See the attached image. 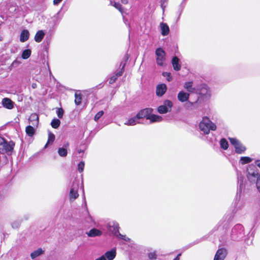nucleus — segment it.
I'll return each mask as SVG.
<instances>
[{"label":"nucleus","instance_id":"7ed1b4c3","mask_svg":"<svg viewBox=\"0 0 260 260\" xmlns=\"http://www.w3.org/2000/svg\"><path fill=\"white\" fill-rule=\"evenodd\" d=\"M247 177L250 182L256 183L260 179V174L255 165H249L247 168Z\"/></svg>","mask_w":260,"mask_h":260},{"label":"nucleus","instance_id":"f704fd0d","mask_svg":"<svg viewBox=\"0 0 260 260\" xmlns=\"http://www.w3.org/2000/svg\"><path fill=\"white\" fill-rule=\"evenodd\" d=\"M162 75L164 77H166L167 80L168 81H171L172 80V77L171 76V74L169 72H163Z\"/></svg>","mask_w":260,"mask_h":260},{"label":"nucleus","instance_id":"4be33fe9","mask_svg":"<svg viewBox=\"0 0 260 260\" xmlns=\"http://www.w3.org/2000/svg\"><path fill=\"white\" fill-rule=\"evenodd\" d=\"M161 34L162 36H165L168 35L170 32L169 26L167 23H161L160 24Z\"/></svg>","mask_w":260,"mask_h":260},{"label":"nucleus","instance_id":"4468645a","mask_svg":"<svg viewBox=\"0 0 260 260\" xmlns=\"http://www.w3.org/2000/svg\"><path fill=\"white\" fill-rule=\"evenodd\" d=\"M173 69L175 71H179L181 69V64L179 63V59L177 56H174L171 61Z\"/></svg>","mask_w":260,"mask_h":260},{"label":"nucleus","instance_id":"6e6552de","mask_svg":"<svg viewBox=\"0 0 260 260\" xmlns=\"http://www.w3.org/2000/svg\"><path fill=\"white\" fill-rule=\"evenodd\" d=\"M153 111V109L151 108H146L141 109L137 114V118H139V119L143 118L147 119V117H149V115L152 113Z\"/></svg>","mask_w":260,"mask_h":260},{"label":"nucleus","instance_id":"0eeeda50","mask_svg":"<svg viewBox=\"0 0 260 260\" xmlns=\"http://www.w3.org/2000/svg\"><path fill=\"white\" fill-rule=\"evenodd\" d=\"M173 106L172 102L169 100H165L163 105L157 108V111L160 114H165L171 111Z\"/></svg>","mask_w":260,"mask_h":260},{"label":"nucleus","instance_id":"72a5a7b5","mask_svg":"<svg viewBox=\"0 0 260 260\" xmlns=\"http://www.w3.org/2000/svg\"><path fill=\"white\" fill-rule=\"evenodd\" d=\"M251 160V158L248 156H243L241 157V164L243 165L248 164L250 162Z\"/></svg>","mask_w":260,"mask_h":260},{"label":"nucleus","instance_id":"ea45409f","mask_svg":"<svg viewBox=\"0 0 260 260\" xmlns=\"http://www.w3.org/2000/svg\"><path fill=\"white\" fill-rule=\"evenodd\" d=\"M148 257L150 259H156V255L155 252H151L148 254Z\"/></svg>","mask_w":260,"mask_h":260},{"label":"nucleus","instance_id":"de8ad7c7","mask_svg":"<svg viewBox=\"0 0 260 260\" xmlns=\"http://www.w3.org/2000/svg\"><path fill=\"white\" fill-rule=\"evenodd\" d=\"M95 260H105V257L104 256H101V257L96 258Z\"/></svg>","mask_w":260,"mask_h":260},{"label":"nucleus","instance_id":"ddd939ff","mask_svg":"<svg viewBox=\"0 0 260 260\" xmlns=\"http://www.w3.org/2000/svg\"><path fill=\"white\" fill-rule=\"evenodd\" d=\"M116 255V248H114L110 251H107L104 256L105 257V260H113Z\"/></svg>","mask_w":260,"mask_h":260},{"label":"nucleus","instance_id":"473e14b6","mask_svg":"<svg viewBox=\"0 0 260 260\" xmlns=\"http://www.w3.org/2000/svg\"><path fill=\"white\" fill-rule=\"evenodd\" d=\"M60 124V121L58 119H53L51 122V126L54 128H58Z\"/></svg>","mask_w":260,"mask_h":260},{"label":"nucleus","instance_id":"5701e85b","mask_svg":"<svg viewBox=\"0 0 260 260\" xmlns=\"http://www.w3.org/2000/svg\"><path fill=\"white\" fill-rule=\"evenodd\" d=\"M139 118H137V115L132 118H131L128 119L127 121L125 122V124L127 125H135L136 123H139V122L137 121L139 120Z\"/></svg>","mask_w":260,"mask_h":260},{"label":"nucleus","instance_id":"1a4fd4ad","mask_svg":"<svg viewBox=\"0 0 260 260\" xmlns=\"http://www.w3.org/2000/svg\"><path fill=\"white\" fill-rule=\"evenodd\" d=\"M227 254V250L225 248H219L216 251L214 260H223L225 258Z\"/></svg>","mask_w":260,"mask_h":260},{"label":"nucleus","instance_id":"f8f14e48","mask_svg":"<svg viewBox=\"0 0 260 260\" xmlns=\"http://www.w3.org/2000/svg\"><path fill=\"white\" fill-rule=\"evenodd\" d=\"M2 104L4 107L11 110L14 108V102L8 98H5L2 100Z\"/></svg>","mask_w":260,"mask_h":260},{"label":"nucleus","instance_id":"423d86ee","mask_svg":"<svg viewBox=\"0 0 260 260\" xmlns=\"http://www.w3.org/2000/svg\"><path fill=\"white\" fill-rule=\"evenodd\" d=\"M229 140L232 145H233L235 149V152L238 154H241L245 152L246 147L237 139L232 138H229Z\"/></svg>","mask_w":260,"mask_h":260},{"label":"nucleus","instance_id":"6ab92c4d","mask_svg":"<svg viewBox=\"0 0 260 260\" xmlns=\"http://www.w3.org/2000/svg\"><path fill=\"white\" fill-rule=\"evenodd\" d=\"M147 120H149L151 123H153L155 122H160L162 121V118L159 115L151 113L149 115V117H147Z\"/></svg>","mask_w":260,"mask_h":260},{"label":"nucleus","instance_id":"20e7f679","mask_svg":"<svg viewBox=\"0 0 260 260\" xmlns=\"http://www.w3.org/2000/svg\"><path fill=\"white\" fill-rule=\"evenodd\" d=\"M119 224L116 222H111L109 224L108 229L110 232L119 239L127 241L125 235H123L119 233Z\"/></svg>","mask_w":260,"mask_h":260},{"label":"nucleus","instance_id":"cd10ccee","mask_svg":"<svg viewBox=\"0 0 260 260\" xmlns=\"http://www.w3.org/2000/svg\"><path fill=\"white\" fill-rule=\"evenodd\" d=\"M110 4L111 5L113 6L114 7H115L116 9H117L121 13H123V10L122 7V6L119 3L115 2H112L110 1Z\"/></svg>","mask_w":260,"mask_h":260},{"label":"nucleus","instance_id":"c85d7f7f","mask_svg":"<svg viewBox=\"0 0 260 260\" xmlns=\"http://www.w3.org/2000/svg\"><path fill=\"white\" fill-rule=\"evenodd\" d=\"M25 132L28 136L32 137L34 135L35 131L33 126L28 125L26 126Z\"/></svg>","mask_w":260,"mask_h":260},{"label":"nucleus","instance_id":"dca6fc26","mask_svg":"<svg viewBox=\"0 0 260 260\" xmlns=\"http://www.w3.org/2000/svg\"><path fill=\"white\" fill-rule=\"evenodd\" d=\"M29 122L34 126H37L39 124V116L36 113H32L28 119Z\"/></svg>","mask_w":260,"mask_h":260},{"label":"nucleus","instance_id":"c756f323","mask_svg":"<svg viewBox=\"0 0 260 260\" xmlns=\"http://www.w3.org/2000/svg\"><path fill=\"white\" fill-rule=\"evenodd\" d=\"M220 147L224 150H226L229 147V143L225 138H222L220 141Z\"/></svg>","mask_w":260,"mask_h":260},{"label":"nucleus","instance_id":"4c0bfd02","mask_svg":"<svg viewBox=\"0 0 260 260\" xmlns=\"http://www.w3.org/2000/svg\"><path fill=\"white\" fill-rule=\"evenodd\" d=\"M78 171L80 173H81L83 171L84 168V162L83 161H81L78 164Z\"/></svg>","mask_w":260,"mask_h":260},{"label":"nucleus","instance_id":"b1692460","mask_svg":"<svg viewBox=\"0 0 260 260\" xmlns=\"http://www.w3.org/2000/svg\"><path fill=\"white\" fill-rule=\"evenodd\" d=\"M79 196V194L78 193V191L77 189H75L73 188H72L70 191L69 197L70 199L71 200H74L76 199Z\"/></svg>","mask_w":260,"mask_h":260},{"label":"nucleus","instance_id":"e433bc0d","mask_svg":"<svg viewBox=\"0 0 260 260\" xmlns=\"http://www.w3.org/2000/svg\"><path fill=\"white\" fill-rule=\"evenodd\" d=\"M104 114V112L103 111H100L98 112L94 118L95 121H98Z\"/></svg>","mask_w":260,"mask_h":260},{"label":"nucleus","instance_id":"c03bdc74","mask_svg":"<svg viewBox=\"0 0 260 260\" xmlns=\"http://www.w3.org/2000/svg\"><path fill=\"white\" fill-rule=\"evenodd\" d=\"M61 1H62V0H53V3H54V4H55V5H58V4H59Z\"/></svg>","mask_w":260,"mask_h":260},{"label":"nucleus","instance_id":"393cba45","mask_svg":"<svg viewBox=\"0 0 260 260\" xmlns=\"http://www.w3.org/2000/svg\"><path fill=\"white\" fill-rule=\"evenodd\" d=\"M193 82L192 81L185 82L184 87L189 92H193L195 89L192 88Z\"/></svg>","mask_w":260,"mask_h":260},{"label":"nucleus","instance_id":"a211bd4d","mask_svg":"<svg viewBox=\"0 0 260 260\" xmlns=\"http://www.w3.org/2000/svg\"><path fill=\"white\" fill-rule=\"evenodd\" d=\"M69 146V143H67L64 145V147L59 148L58 149V153L59 156L62 157H66L68 154V150L66 148H68Z\"/></svg>","mask_w":260,"mask_h":260},{"label":"nucleus","instance_id":"9b49d317","mask_svg":"<svg viewBox=\"0 0 260 260\" xmlns=\"http://www.w3.org/2000/svg\"><path fill=\"white\" fill-rule=\"evenodd\" d=\"M167 86L165 84L158 85L156 88V94L158 96H161L167 91Z\"/></svg>","mask_w":260,"mask_h":260},{"label":"nucleus","instance_id":"a878e982","mask_svg":"<svg viewBox=\"0 0 260 260\" xmlns=\"http://www.w3.org/2000/svg\"><path fill=\"white\" fill-rule=\"evenodd\" d=\"M43 253L44 251L42 249V248H39L30 254L31 258L32 259H34L37 256L42 254Z\"/></svg>","mask_w":260,"mask_h":260},{"label":"nucleus","instance_id":"2eb2a0df","mask_svg":"<svg viewBox=\"0 0 260 260\" xmlns=\"http://www.w3.org/2000/svg\"><path fill=\"white\" fill-rule=\"evenodd\" d=\"M177 98L180 102H185L189 99V94L181 91L178 93Z\"/></svg>","mask_w":260,"mask_h":260},{"label":"nucleus","instance_id":"f257e3e1","mask_svg":"<svg viewBox=\"0 0 260 260\" xmlns=\"http://www.w3.org/2000/svg\"><path fill=\"white\" fill-rule=\"evenodd\" d=\"M15 144L12 141L8 142L5 138L0 137V153L11 155L13 153Z\"/></svg>","mask_w":260,"mask_h":260},{"label":"nucleus","instance_id":"79ce46f5","mask_svg":"<svg viewBox=\"0 0 260 260\" xmlns=\"http://www.w3.org/2000/svg\"><path fill=\"white\" fill-rule=\"evenodd\" d=\"M20 225V223L17 221H15L12 223V226L13 228H18Z\"/></svg>","mask_w":260,"mask_h":260},{"label":"nucleus","instance_id":"8fccbe9b","mask_svg":"<svg viewBox=\"0 0 260 260\" xmlns=\"http://www.w3.org/2000/svg\"><path fill=\"white\" fill-rule=\"evenodd\" d=\"M256 164L257 165V166L260 168V160H256Z\"/></svg>","mask_w":260,"mask_h":260},{"label":"nucleus","instance_id":"2f4dec72","mask_svg":"<svg viewBox=\"0 0 260 260\" xmlns=\"http://www.w3.org/2000/svg\"><path fill=\"white\" fill-rule=\"evenodd\" d=\"M55 140V135L51 133H50L48 135V138L47 143L45 145V147L50 144H52Z\"/></svg>","mask_w":260,"mask_h":260},{"label":"nucleus","instance_id":"9d476101","mask_svg":"<svg viewBox=\"0 0 260 260\" xmlns=\"http://www.w3.org/2000/svg\"><path fill=\"white\" fill-rule=\"evenodd\" d=\"M196 92L201 96H206L209 94V90L206 84H201L197 88Z\"/></svg>","mask_w":260,"mask_h":260},{"label":"nucleus","instance_id":"f03ea898","mask_svg":"<svg viewBox=\"0 0 260 260\" xmlns=\"http://www.w3.org/2000/svg\"><path fill=\"white\" fill-rule=\"evenodd\" d=\"M199 127L201 131L205 134H208L210 130L215 131L216 125L212 122L208 117H204L199 124Z\"/></svg>","mask_w":260,"mask_h":260},{"label":"nucleus","instance_id":"aec40b11","mask_svg":"<svg viewBox=\"0 0 260 260\" xmlns=\"http://www.w3.org/2000/svg\"><path fill=\"white\" fill-rule=\"evenodd\" d=\"M45 32H44L43 30H38L35 36V38H34V39L35 40V41L37 43H40L41 42L42 40L43 39L44 36H45Z\"/></svg>","mask_w":260,"mask_h":260},{"label":"nucleus","instance_id":"39448f33","mask_svg":"<svg viewBox=\"0 0 260 260\" xmlns=\"http://www.w3.org/2000/svg\"><path fill=\"white\" fill-rule=\"evenodd\" d=\"M155 55L157 64L159 66H164L166 60V52L162 48L159 47L155 50Z\"/></svg>","mask_w":260,"mask_h":260},{"label":"nucleus","instance_id":"37998d69","mask_svg":"<svg viewBox=\"0 0 260 260\" xmlns=\"http://www.w3.org/2000/svg\"><path fill=\"white\" fill-rule=\"evenodd\" d=\"M256 187L259 192H260V179L258 181V182H256Z\"/></svg>","mask_w":260,"mask_h":260},{"label":"nucleus","instance_id":"f3484780","mask_svg":"<svg viewBox=\"0 0 260 260\" xmlns=\"http://www.w3.org/2000/svg\"><path fill=\"white\" fill-rule=\"evenodd\" d=\"M102 234V232L101 231L95 228L90 230L88 233H87V235L90 237L100 236H101Z\"/></svg>","mask_w":260,"mask_h":260},{"label":"nucleus","instance_id":"58836bf2","mask_svg":"<svg viewBox=\"0 0 260 260\" xmlns=\"http://www.w3.org/2000/svg\"><path fill=\"white\" fill-rule=\"evenodd\" d=\"M124 67H125V64H124L121 69V70L117 72L115 75L116 76V77L118 78V77H120V76H121L123 73L124 72Z\"/></svg>","mask_w":260,"mask_h":260},{"label":"nucleus","instance_id":"09e8293b","mask_svg":"<svg viewBox=\"0 0 260 260\" xmlns=\"http://www.w3.org/2000/svg\"><path fill=\"white\" fill-rule=\"evenodd\" d=\"M181 255V253H179L177 256L173 260H179V256Z\"/></svg>","mask_w":260,"mask_h":260},{"label":"nucleus","instance_id":"49530a36","mask_svg":"<svg viewBox=\"0 0 260 260\" xmlns=\"http://www.w3.org/2000/svg\"><path fill=\"white\" fill-rule=\"evenodd\" d=\"M31 87L33 89H35L37 87V83H33L32 84H31Z\"/></svg>","mask_w":260,"mask_h":260},{"label":"nucleus","instance_id":"bb28decb","mask_svg":"<svg viewBox=\"0 0 260 260\" xmlns=\"http://www.w3.org/2000/svg\"><path fill=\"white\" fill-rule=\"evenodd\" d=\"M82 96L81 93H77V92L75 94V103L76 105L78 106L82 103Z\"/></svg>","mask_w":260,"mask_h":260},{"label":"nucleus","instance_id":"7c9ffc66","mask_svg":"<svg viewBox=\"0 0 260 260\" xmlns=\"http://www.w3.org/2000/svg\"><path fill=\"white\" fill-rule=\"evenodd\" d=\"M31 50L30 49H27L24 50L22 53L21 57L24 59H26L28 58L31 55Z\"/></svg>","mask_w":260,"mask_h":260},{"label":"nucleus","instance_id":"412c9836","mask_svg":"<svg viewBox=\"0 0 260 260\" xmlns=\"http://www.w3.org/2000/svg\"><path fill=\"white\" fill-rule=\"evenodd\" d=\"M29 37V31L27 29H24L23 30L20 36V41L21 42H24L26 41Z\"/></svg>","mask_w":260,"mask_h":260},{"label":"nucleus","instance_id":"c9c22d12","mask_svg":"<svg viewBox=\"0 0 260 260\" xmlns=\"http://www.w3.org/2000/svg\"><path fill=\"white\" fill-rule=\"evenodd\" d=\"M56 113L58 118H61L63 117L64 111L62 108H58Z\"/></svg>","mask_w":260,"mask_h":260},{"label":"nucleus","instance_id":"a19ab883","mask_svg":"<svg viewBox=\"0 0 260 260\" xmlns=\"http://www.w3.org/2000/svg\"><path fill=\"white\" fill-rule=\"evenodd\" d=\"M117 78L116 77V76L115 75H114L113 76H112L110 79H109V83L110 84H113L114 83L116 80H117Z\"/></svg>","mask_w":260,"mask_h":260},{"label":"nucleus","instance_id":"a18cd8bd","mask_svg":"<svg viewBox=\"0 0 260 260\" xmlns=\"http://www.w3.org/2000/svg\"><path fill=\"white\" fill-rule=\"evenodd\" d=\"M121 2L124 5L127 4L128 3V0H121Z\"/></svg>","mask_w":260,"mask_h":260}]
</instances>
